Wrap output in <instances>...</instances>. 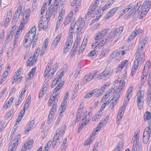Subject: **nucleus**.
<instances>
[{"label": "nucleus", "mask_w": 151, "mask_h": 151, "mask_svg": "<svg viewBox=\"0 0 151 151\" xmlns=\"http://www.w3.org/2000/svg\"><path fill=\"white\" fill-rule=\"evenodd\" d=\"M125 83L124 80V78L121 76H119L117 80L115 81L114 85L116 88V90L114 92L115 95L112 97L111 101H114L115 102L119 98L120 93H119L122 91L124 86Z\"/></svg>", "instance_id": "nucleus-1"}, {"label": "nucleus", "mask_w": 151, "mask_h": 151, "mask_svg": "<svg viewBox=\"0 0 151 151\" xmlns=\"http://www.w3.org/2000/svg\"><path fill=\"white\" fill-rule=\"evenodd\" d=\"M58 4L59 2H54L53 6L51 5L48 7L46 12L45 15L46 20L47 22L49 21L52 15L54 16L56 13L58 11Z\"/></svg>", "instance_id": "nucleus-2"}, {"label": "nucleus", "mask_w": 151, "mask_h": 151, "mask_svg": "<svg viewBox=\"0 0 151 151\" xmlns=\"http://www.w3.org/2000/svg\"><path fill=\"white\" fill-rule=\"evenodd\" d=\"M124 29V26L120 27L118 28H115L110 32V35L111 38L116 42L121 37L122 33Z\"/></svg>", "instance_id": "nucleus-3"}, {"label": "nucleus", "mask_w": 151, "mask_h": 151, "mask_svg": "<svg viewBox=\"0 0 151 151\" xmlns=\"http://www.w3.org/2000/svg\"><path fill=\"white\" fill-rule=\"evenodd\" d=\"M139 49L137 50L135 54L136 55L134 62L135 65L141 66L142 64L145 61V54L144 53H140L139 52Z\"/></svg>", "instance_id": "nucleus-4"}, {"label": "nucleus", "mask_w": 151, "mask_h": 151, "mask_svg": "<svg viewBox=\"0 0 151 151\" xmlns=\"http://www.w3.org/2000/svg\"><path fill=\"white\" fill-rule=\"evenodd\" d=\"M60 129H58L56 131L55 134L54 136L52 142V146L53 148H54L57 145L58 142L60 143L63 140V138L62 137H60Z\"/></svg>", "instance_id": "nucleus-5"}, {"label": "nucleus", "mask_w": 151, "mask_h": 151, "mask_svg": "<svg viewBox=\"0 0 151 151\" xmlns=\"http://www.w3.org/2000/svg\"><path fill=\"white\" fill-rule=\"evenodd\" d=\"M96 72L91 73L85 75L83 79V84H86L89 82L92 79H95L99 76V74H97Z\"/></svg>", "instance_id": "nucleus-6"}, {"label": "nucleus", "mask_w": 151, "mask_h": 151, "mask_svg": "<svg viewBox=\"0 0 151 151\" xmlns=\"http://www.w3.org/2000/svg\"><path fill=\"white\" fill-rule=\"evenodd\" d=\"M112 73V71L109 67L106 68L104 71L99 75V79H101L104 77H109L111 75Z\"/></svg>", "instance_id": "nucleus-7"}, {"label": "nucleus", "mask_w": 151, "mask_h": 151, "mask_svg": "<svg viewBox=\"0 0 151 151\" xmlns=\"http://www.w3.org/2000/svg\"><path fill=\"white\" fill-rule=\"evenodd\" d=\"M20 138V134H18L16 137L12 141L9 147V150L10 151H15L18 145V142Z\"/></svg>", "instance_id": "nucleus-8"}, {"label": "nucleus", "mask_w": 151, "mask_h": 151, "mask_svg": "<svg viewBox=\"0 0 151 151\" xmlns=\"http://www.w3.org/2000/svg\"><path fill=\"white\" fill-rule=\"evenodd\" d=\"M106 39L103 38L102 39H100L99 40H98V43H96L95 42H93L92 45V47L93 48H94L98 46L99 47H103L104 45L106 43Z\"/></svg>", "instance_id": "nucleus-9"}, {"label": "nucleus", "mask_w": 151, "mask_h": 151, "mask_svg": "<svg viewBox=\"0 0 151 151\" xmlns=\"http://www.w3.org/2000/svg\"><path fill=\"white\" fill-rule=\"evenodd\" d=\"M69 39H70L69 38L67 39L65 42V44L66 45V47L64 48L63 51L64 53L68 51L72 44L73 40H70Z\"/></svg>", "instance_id": "nucleus-10"}, {"label": "nucleus", "mask_w": 151, "mask_h": 151, "mask_svg": "<svg viewBox=\"0 0 151 151\" xmlns=\"http://www.w3.org/2000/svg\"><path fill=\"white\" fill-rule=\"evenodd\" d=\"M62 35L61 33H59L55 38L51 46L52 48L53 49L55 47L56 45H58V42L60 41V39Z\"/></svg>", "instance_id": "nucleus-11"}, {"label": "nucleus", "mask_w": 151, "mask_h": 151, "mask_svg": "<svg viewBox=\"0 0 151 151\" xmlns=\"http://www.w3.org/2000/svg\"><path fill=\"white\" fill-rule=\"evenodd\" d=\"M30 10L27 9L26 10L25 13H24L23 16V22H22L24 24V25L26 23H27L29 17V16L30 14Z\"/></svg>", "instance_id": "nucleus-12"}, {"label": "nucleus", "mask_w": 151, "mask_h": 151, "mask_svg": "<svg viewBox=\"0 0 151 151\" xmlns=\"http://www.w3.org/2000/svg\"><path fill=\"white\" fill-rule=\"evenodd\" d=\"M96 5L92 4L90 6V8L88 10V11L87 13L86 14L85 17L86 19L87 17L88 16L94 12V10L95 9L96 7Z\"/></svg>", "instance_id": "nucleus-13"}, {"label": "nucleus", "mask_w": 151, "mask_h": 151, "mask_svg": "<svg viewBox=\"0 0 151 151\" xmlns=\"http://www.w3.org/2000/svg\"><path fill=\"white\" fill-rule=\"evenodd\" d=\"M73 13H70L67 15L63 23L64 26L68 24L71 22L73 18Z\"/></svg>", "instance_id": "nucleus-14"}, {"label": "nucleus", "mask_w": 151, "mask_h": 151, "mask_svg": "<svg viewBox=\"0 0 151 151\" xmlns=\"http://www.w3.org/2000/svg\"><path fill=\"white\" fill-rule=\"evenodd\" d=\"M35 35L36 34L35 33H33V32H29L27 33V35L26 36V37H27L29 39V45H30L32 43Z\"/></svg>", "instance_id": "nucleus-15"}, {"label": "nucleus", "mask_w": 151, "mask_h": 151, "mask_svg": "<svg viewBox=\"0 0 151 151\" xmlns=\"http://www.w3.org/2000/svg\"><path fill=\"white\" fill-rule=\"evenodd\" d=\"M118 7H116L114 8L111 9L110 11L108 12L105 16L106 19H108L110 17H111L114 13L118 10Z\"/></svg>", "instance_id": "nucleus-16"}, {"label": "nucleus", "mask_w": 151, "mask_h": 151, "mask_svg": "<svg viewBox=\"0 0 151 151\" xmlns=\"http://www.w3.org/2000/svg\"><path fill=\"white\" fill-rule=\"evenodd\" d=\"M48 40H47V39L44 41V43L42 47L41 50L40 52V55L41 56H42L45 53V51L46 50L47 47L48 45Z\"/></svg>", "instance_id": "nucleus-17"}, {"label": "nucleus", "mask_w": 151, "mask_h": 151, "mask_svg": "<svg viewBox=\"0 0 151 151\" xmlns=\"http://www.w3.org/2000/svg\"><path fill=\"white\" fill-rule=\"evenodd\" d=\"M36 59H37L31 56L27 61L26 63L27 65L29 66L33 65L36 63Z\"/></svg>", "instance_id": "nucleus-18"}, {"label": "nucleus", "mask_w": 151, "mask_h": 151, "mask_svg": "<svg viewBox=\"0 0 151 151\" xmlns=\"http://www.w3.org/2000/svg\"><path fill=\"white\" fill-rule=\"evenodd\" d=\"M125 106L124 104L121 108L119 110L117 116V118L120 119L122 117V116L123 114L124 111L125 109Z\"/></svg>", "instance_id": "nucleus-19"}, {"label": "nucleus", "mask_w": 151, "mask_h": 151, "mask_svg": "<svg viewBox=\"0 0 151 151\" xmlns=\"http://www.w3.org/2000/svg\"><path fill=\"white\" fill-rule=\"evenodd\" d=\"M63 17V14L60 13L58 17V21L56 24V29H58L59 27L61 22L62 21Z\"/></svg>", "instance_id": "nucleus-20"}, {"label": "nucleus", "mask_w": 151, "mask_h": 151, "mask_svg": "<svg viewBox=\"0 0 151 151\" xmlns=\"http://www.w3.org/2000/svg\"><path fill=\"white\" fill-rule=\"evenodd\" d=\"M143 98H141L139 97L137 98V105L139 109V110L142 108L143 105Z\"/></svg>", "instance_id": "nucleus-21"}, {"label": "nucleus", "mask_w": 151, "mask_h": 151, "mask_svg": "<svg viewBox=\"0 0 151 151\" xmlns=\"http://www.w3.org/2000/svg\"><path fill=\"white\" fill-rule=\"evenodd\" d=\"M104 36L102 33H101L100 32L97 34L95 38L96 43H98V40H99L100 39H102Z\"/></svg>", "instance_id": "nucleus-22"}, {"label": "nucleus", "mask_w": 151, "mask_h": 151, "mask_svg": "<svg viewBox=\"0 0 151 151\" xmlns=\"http://www.w3.org/2000/svg\"><path fill=\"white\" fill-rule=\"evenodd\" d=\"M144 118L145 120L151 119V113L148 111H147L145 113Z\"/></svg>", "instance_id": "nucleus-23"}, {"label": "nucleus", "mask_w": 151, "mask_h": 151, "mask_svg": "<svg viewBox=\"0 0 151 151\" xmlns=\"http://www.w3.org/2000/svg\"><path fill=\"white\" fill-rule=\"evenodd\" d=\"M24 24L22 22L20 23V26L19 27V29H18V30L15 35H19L21 33V32L24 28Z\"/></svg>", "instance_id": "nucleus-24"}, {"label": "nucleus", "mask_w": 151, "mask_h": 151, "mask_svg": "<svg viewBox=\"0 0 151 151\" xmlns=\"http://www.w3.org/2000/svg\"><path fill=\"white\" fill-rule=\"evenodd\" d=\"M139 88L140 89H139V91L137 93V97L143 98L144 96V91L143 90H141V87H139Z\"/></svg>", "instance_id": "nucleus-25"}, {"label": "nucleus", "mask_w": 151, "mask_h": 151, "mask_svg": "<svg viewBox=\"0 0 151 151\" xmlns=\"http://www.w3.org/2000/svg\"><path fill=\"white\" fill-rule=\"evenodd\" d=\"M52 144V141L50 140L47 142L44 147V149L43 150V151H47L50 149L51 145Z\"/></svg>", "instance_id": "nucleus-26"}, {"label": "nucleus", "mask_w": 151, "mask_h": 151, "mask_svg": "<svg viewBox=\"0 0 151 151\" xmlns=\"http://www.w3.org/2000/svg\"><path fill=\"white\" fill-rule=\"evenodd\" d=\"M128 63V61L126 60L121 62V63L119 65L118 67V70H121L122 68L125 65L126 63Z\"/></svg>", "instance_id": "nucleus-27"}, {"label": "nucleus", "mask_w": 151, "mask_h": 151, "mask_svg": "<svg viewBox=\"0 0 151 151\" xmlns=\"http://www.w3.org/2000/svg\"><path fill=\"white\" fill-rule=\"evenodd\" d=\"M54 114H50V112L48 115L47 123L49 124L52 120Z\"/></svg>", "instance_id": "nucleus-28"}, {"label": "nucleus", "mask_w": 151, "mask_h": 151, "mask_svg": "<svg viewBox=\"0 0 151 151\" xmlns=\"http://www.w3.org/2000/svg\"><path fill=\"white\" fill-rule=\"evenodd\" d=\"M94 91L92 90L90 91L87 94H86L84 97L85 99L89 98L91 97L94 94Z\"/></svg>", "instance_id": "nucleus-29"}, {"label": "nucleus", "mask_w": 151, "mask_h": 151, "mask_svg": "<svg viewBox=\"0 0 151 151\" xmlns=\"http://www.w3.org/2000/svg\"><path fill=\"white\" fill-rule=\"evenodd\" d=\"M13 80L12 81V84H13L16 81H18V80H19V81L20 82L22 79V77L19 76H13Z\"/></svg>", "instance_id": "nucleus-30"}, {"label": "nucleus", "mask_w": 151, "mask_h": 151, "mask_svg": "<svg viewBox=\"0 0 151 151\" xmlns=\"http://www.w3.org/2000/svg\"><path fill=\"white\" fill-rule=\"evenodd\" d=\"M138 65H135V62H134V65L132 67V76L134 75L135 72L138 68L137 66Z\"/></svg>", "instance_id": "nucleus-31"}, {"label": "nucleus", "mask_w": 151, "mask_h": 151, "mask_svg": "<svg viewBox=\"0 0 151 151\" xmlns=\"http://www.w3.org/2000/svg\"><path fill=\"white\" fill-rule=\"evenodd\" d=\"M137 35L136 34H135V33L134 32V31H133L132 33L131 34L129 37L128 39V42H129V41H131Z\"/></svg>", "instance_id": "nucleus-32"}, {"label": "nucleus", "mask_w": 151, "mask_h": 151, "mask_svg": "<svg viewBox=\"0 0 151 151\" xmlns=\"http://www.w3.org/2000/svg\"><path fill=\"white\" fill-rule=\"evenodd\" d=\"M33 140L32 139L28 140L24 144L25 147H27V146L33 144Z\"/></svg>", "instance_id": "nucleus-33"}, {"label": "nucleus", "mask_w": 151, "mask_h": 151, "mask_svg": "<svg viewBox=\"0 0 151 151\" xmlns=\"http://www.w3.org/2000/svg\"><path fill=\"white\" fill-rule=\"evenodd\" d=\"M11 16L10 14L8 15V13H7V15L6 17V20L4 22V24H7L10 21V19L11 18Z\"/></svg>", "instance_id": "nucleus-34"}, {"label": "nucleus", "mask_w": 151, "mask_h": 151, "mask_svg": "<svg viewBox=\"0 0 151 151\" xmlns=\"http://www.w3.org/2000/svg\"><path fill=\"white\" fill-rule=\"evenodd\" d=\"M150 137L146 136H143L142 141L144 143L147 144L149 141Z\"/></svg>", "instance_id": "nucleus-35"}, {"label": "nucleus", "mask_w": 151, "mask_h": 151, "mask_svg": "<svg viewBox=\"0 0 151 151\" xmlns=\"http://www.w3.org/2000/svg\"><path fill=\"white\" fill-rule=\"evenodd\" d=\"M15 28L16 27L14 26L13 27L10 29L9 33V35L11 36V38L12 37L13 35H14V32Z\"/></svg>", "instance_id": "nucleus-36"}, {"label": "nucleus", "mask_w": 151, "mask_h": 151, "mask_svg": "<svg viewBox=\"0 0 151 151\" xmlns=\"http://www.w3.org/2000/svg\"><path fill=\"white\" fill-rule=\"evenodd\" d=\"M36 67H34V68H33L30 70V71L29 72V77L31 78V77H32L34 74L35 73V70H36Z\"/></svg>", "instance_id": "nucleus-37"}, {"label": "nucleus", "mask_w": 151, "mask_h": 151, "mask_svg": "<svg viewBox=\"0 0 151 151\" xmlns=\"http://www.w3.org/2000/svg\"><path fill=\"white\" fill-rule=\"evenodd\" d=\"M57 107V104L56 103L53 104L52 106V109H51L50 110V114H54L55 112L56 111Z\"/></svg>", "instance_id": "nucleus-38"}, {"label": "nucleus", "mask_w": 151, "mask_h": 151, "mask_svg": "<svg viewBox=\"0 0 151 151\" xmlns=\"http://www.w3.org/2000/svg\"><path fill=\"white\" fill-rule=\"evenodd\" d=\"M145 1V2H144L143 3L142 7L143 8V9H146L148 11L150 9V7L148 6V2Z\"/></svg>", "instance_id": "nucleus-39"}, {"label": "nucleus", "mask_w": 151, "mask_h": 151, "mask_svg": "<svg viewBox=\"0 0 151 151\" xmlns=\"http://www.w3.org/2000/svg\"><path fill=\"white\" fill-rule=\"evenodd\" d=\"M120 54V51H118L117 50H115L113 52L111 55V57L112 58H113L117 54Z\"/></svg>", "instance_id": "nucleus-40"}, {"label": "nucleus", "mask_w": 151, "mask_h": 151, "mask_svg": "<svg viewBox=\"0 0 151 151\" xmlns=\"http://www.w3.org/2000/svg\"><path fill=\"white\" fill-rule=\"evenodd\" d=\"M93 91H94V95H96V96L98 97L99 96L101 95L102 93V92H101V90L100 89H94Z\"/></svg>", "instance_id": "nucleus-41"}, {"label": "nucleus", "mask_w": 151, "mask_h": 151, "mask_svg": "<svg viewBox=\"0 0 151 151\" xmlns=\"http://www.w3.org/2000/svg\"><path fill=\"white\" fill-rule=\"evenodd\" d=\"M74 29H70L69 30V32H70L69 34V36L68 37L67 39H68L69 38L70 39H69L70 40H73V35L72 34L74 32Z\"/></svg>", "instance_id": "nucleus-42"}, {"label": "nucleus", "mask_w": 151, "mask_h": 151, "mask_svg": "<svg viewBox=\"0 0 151 151\" xmlns=\"http://www.w3.org/2000/svg\"><path fill=\"white\" fill-rule=\"evenodd\" d=\"M19 35H15L14 37V46L13 48L14 49L15 47V45L17 43Z\"/></svg>", "instance_id": "nucleus-43"}, {"label": "nucleus", "mask_w": 151, "mask_h": 151, "mask_svg": "<svg viewBox=\"0 0 151 151\" xmlns=\"http://www.w3.org/2000/svg\"><path fill=\"white\" fill-rule=\"evenodd\" d=\"M63 85V83H60L54 89L55 91H58L62 88Z\"/></svg>", "instance_id": "nucleus-44"}, {"label": "nucleus", "mask_w": 151, "mask_h": 151, "mask_svg": "<svg viewBox=\"0 0 151 151\" xmlns=\"http://www.w3.org/2000/svg\"><path fill=\"white\" fill-rule=\"evenodd\" d=\"M150 63L149 62H147L146 64L145 65L144 67V70H149L150 69L149 67L150 65Z\"/></svg>", "instance_id": "nucleus-45"}, {"label": "nucleus", "mask_w": 151, "mask_h": 151, "mask_svg": "<svg viewBox=\"0 0 151 151\" xmlns=\"http://www.w3.org/2000/svg\"><path fill=\"white\" fill-rule=\"evenodd\" d=\"M40 51V48H37V49L36 50V51L35 52L34 54V55L32 57H33L37 59V57L38 55V53Z\"/></svg>", "instance_id": "nucleus-46"}, {"label": "nucleus", "mask_w": 151, "mask_h": 151, "mask_svg": "<svg viewBox=\"0 0 151 151\" xmlns=\"http://www.w3.org/2000/svg\"><path fill=\"white\" fill-rule=\"evenodd\" d=\"M13 111L14 109H12L9 112L6 114V117L8 119L10 118L12 116Z\"/></svg>", "instance_id": "nucleus-47"}, {"label": "nucleus", "mask_w": 151, "mask_h": 151, "mask_svg": "<svg viewBox=\"0 0 151 151\" xmlns=\"http://www.w3.org/2000/svg\"><path fill=\"white\" fill-rule=\"evenodd\" d=\"M148 71L147 70H144L143 69L142 72V75L141 76V77H145L147 78V74L148 73Z\"/></svg>", "instance_id": "nucleus-48"}, {"label": "nucleus", "mask_w": 151, "mask_h": 151, "mask_svg": "<svg viewBox=\"0 0 151 151\" xmlns=\"http://www.w3.org/2000/svg\"><path fill=\"white\" fill-rule=\"evenodd\" d=\"M76 50V48L75 47H73L70 54V56L71 57H73L75 53Z\"/></svg>", "instance_id": "nucleus-49"}, {"label": "nucleus", "mask_w": 151, "mask_h": 151, "mask_svg": "<svg viewBox=\"0 0 151 151\" xmlns=\"http://www.w3.org/2000/svg\"><path fill=\"white\" fill-rule=\"evenodd\" d=\"M65 127L64 126H63L60 129H60L61 131H60V137H62L63 138V134L65 133Z\"/></svg>", "instance_id": "nucleus-50"}, {"label": "nucleus", "mask_w": 151, "mask_h": 151, "mask_svg": "<svg viewBox=\"0 0 151 151\" xmlns=\"http://www.w3.org/2000/svg\"><path fill=\"white\" fill-rule=\"evenodd\" d=\"M20 16L19 14H17L16 13H14L13 18V19L14 22H17V19H18Z\"/></svg>", "instance_id": "nucleus-51"}, {"label": "nucleus", "mask_w": 151, "mask_h": 151, "mask_svg": "<svg viewBox=\"0 0 151 151\" xmlns=\"http://www.w3.org/2000/svg\"><path fill=\"white\" fill-rule=\"evenodd\" d=\"M96 50L94 49L89 52L88 55L89 57H91L93 56L96 54Z\"/></svg>", "instance_id": "nucleus-52"}, {"label": "nucleus", "mask_w": 151, "mask_h": 151, "mask_svg": "<svg viewBox=\"0 0 151 151\" xmlns=\"http://www.w3.org/2000/svg\"><path fill=\"white\" fill-rule=\"evenodd\" d=\"M66 97L64 96V97L63 101L61 104V106H64L66 107V104H67Z\"/></svg>", "instance_id": "nucleus-53"}, {"label": "nucleus", "mask_w": 151, "mask_h": 151, "mask_svg": "<svg viewBox=\"0 0 151 151\" xmlns=\"http://www.w3.org/2000/svg\"><path fill=\"white\" fill-rule=\"evenodd\" d=\"M76 3L75 4L76 9H75V12H77L78 10V8H79L81 4V2H79V1L78 2L79 3H78L77 1H76Z\"/></svg>", "instance_id": "nucleus-54"}, {"label": "nucleus", "mask_w": 151, "mask_h": 151, "mask_svg": "<svg viewBox=\"0 0 151 151\" xmlns=\"http://www.w3.org/2000/svg\"><path fill=\"white\" fill-rule=\"evenodd\" d=\"M103 123L102 122H101L99 123L96 129V132L99 131L100 130L101 127L103 126Z\"/></svg>", "instance_id": "nucleus-55"}, {"label": "nucleus", "mask_w": 151, "mask_h": 151, "mask_svg": "<svg viewBox=\"0 0 151 151\" xmlns=\"http://www.w3.org/2000/svg\"><path fill=\"white\" fill-rule=\"evenodd\" d=\"M110 29L109 28H107L106 29H105L101 31L100 32L101 33H102L103 35H105L109 31Z\"/></svg>", "instance_id": "nucleus-56"}, {"label": "nucleus", "mask_w": 151, "mask_h": 151, "mask_svg": "<svg viewBox=\"0 0 151 151\" xmlns=\"http://www.w3.org/2000/svg\"><path fill=\"white\" fill-rule=\"evenodd\" d=\"M148 39V37L147 36H145V38L142 40L141 42V44L143 45H145V44H146L147 41Z\"/></svg>", "instance_id": "nucleus-57"}, {"label": "nucleus", "mask_w": 151, "mask_h": 151, "mask_svg": "<svg viewBox=\"0 0 151 151\" xmlns=\"http://www.w3.org/2000/svg\"><path fill=\"white\" fill-rule=\"evenodd\" d=\"M22 9V7L20 6H19L15 13L20 14V13L21 12Z\"/></svg>", "instance_id": "nucleus-58"}, {"label": "nucleus", "mask_w": 151, "mask_h": 151, "mask_svg": "<svg viewBox=\"0 0 151 151\" xmlns=\"http://www.w3.org/2000/svg\"><path fill=\"white\" fill-rule=\"evenodd\" d=\"M76 24V22L74 21V20L71 23L70 25V29H74L75 27Z\"/></svg>", "instance_id": "nucleus-59"}, {"label": "nucleus", "mask_w": 151, "mask_h": 151, "mask_svg": "<svg viewBox=\"0 0 151 151\" xmlns=\"http://www.w3.org/2000/svg\"><path fill=\"white\" fill-rule=\"evenodd\" d=\"M49 68L50 67L49 66H48L46 68L45 70V71L44 73V76L45 77L47 76V75L49 72V71L50 70H49Z\"/></svg>", "instance_id": "nucleus-60"}, {"label": "nucleus", "mask_w": 151, "mask_h": 151, "mask_svg": "<svg viewBox=\"0 0 151 151\" xmlns=\"http://www.w3.org/2000/svg\"><path fill=\"white\" fill-rule=\"evenodd\" d=\"M36 27L35 26H34L32 27L31 28V29L29 31V32H33V33H35L36 34Z\"/></svg>", "instance_id": "nucleus-61"}, {"label": "nucleus", "mask_w": 151, "mask_h": 151, "mask_svg": "<svg viewBox=\"0 0 151 151\" xmlns=\"http://www.w3.org/2000/svg\"><path fill=\"white\" fill-rule=\"evenodd\" d=\"M110 6V4H106L102 8V10L103 12L104 10L107 9Z\"/></svg>", "instance_id": "nucleus-62"}, {"label": "nucleus", "mask_w": 151, "mask_h": 151, "mask_svg": "<svg viewBox=\"0 0 151 151\" xmlns=\"http://www.w3.org/2000/svg\"><path fill=\"white\" fill-rule=\"evenodd\" d=\"M123 146V144L122 142H119L117 145V148L116 150L119 151L120 149H121Z\"/></svg>", "instance_id": "nucleus-63"}, {"label": "nucleus", "mask_w": 151, "mask_h": 151, "mask_svg": "<svg viewBox=\"0 0 151 151\" xmlns=\"http://www.w3.org/2000/svg\"><path fill=\"white\" fill-rule=\"evenodd\" d=\"M151 87H149V88L147 90V98L150 97V95H151Z\"/></svg>", "instance_id": "nucleus-64"}]
</instances>
